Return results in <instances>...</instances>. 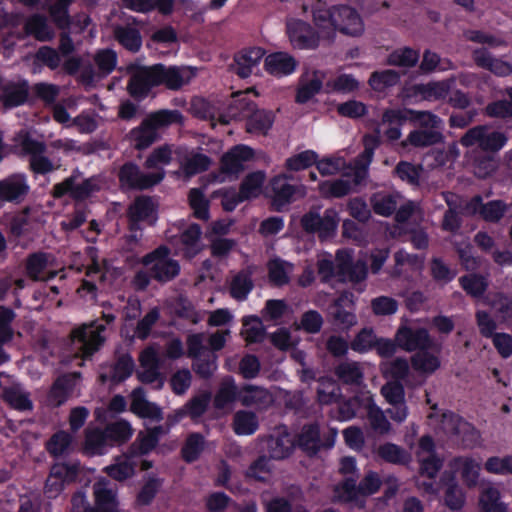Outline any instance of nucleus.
<instances>
[{
	"label": "nucleus",
	"instance_id": "f257e3e1",
	"mask_svg": "<svg viewBox=\"0 0 512 512\" xmlns=\"http://www.w3.org/2000/svg\"><path fill=\"white\" fill-rule=\"evenodd\" d=\"M312 16L319 29L337 30L349 36H359L364 31L359 13L348 5L328 7L325 2L319 0L313 5Z\"/></svg>",
	"mask_w": 512,
	"mask_h": 512
},
{
	"label": "nucleus",
	"instance_id": "f03ea898",
	"mask_svg": "<svg viewBox=\"0 0 512 512\" xmlns=\"http://www.w3.org/2000/svg\"><path fill=\"white\" fill-rule=\"evenodd\" d=\"M182 120L183 115L178 110H158L147 115L138 126L132 128L126 139L135 150H146L160 139L161 128L182 123Z\"/></svg>",
	"mask_w": 512,
	"mask_h": 512
},
{
	"label": "nucleus",
	"instance_id": "7ed1b4c3",
	"mask_svg": "<svg viewBox=\"0 0 512 512\" xmlns=\"http://www.w3.org/2000/svg\"><path fill=\"white\" fill-rule=\"evenodd\" d=\"M95 505L90 506L82 491L71 497V512H119L117 494L104 484L96 483L93 487Z\"/></svg>",
	"mask_w": 512,
	"mask_h": 512
},
{
	"label": "nucleus",
	"instance_id": "20e7f679",
	"mask_svg": "<svg viewBox=\"0 0 512 512\" xmlns=\"http://www.w3.org/2000/svg\"><path fill=\"white\" fill-rule=\"evenodd\" d=\"M170 253L166 245H160L142 257V264L150 268L152 279L159 283L170 282L180 274V264Z\"/></svg>",
	"mask_w": 512,
	"mask_h": 512
},
{
	"label": "nucleus",
	"instance_id": "39448f33",
	"mask_svg": "<svg viewBox=\"0 0 512 512\" xmlns=\"http://www.w3.org/2000/svg\"><path fill=\"white\" fill-rule=\"evenodd\" d=\"M339 221V213L334 208H327L323 215L311 208L301 217L300 225L306 233L316 234L320 241H325L336 236Z\"/></svg>",
	"mask_w": 512,
	"mask_h": 512
},
{
	"label": "nucleus",
	"instance_id": "423d86ee",
	"mask_svg": "<svg viewBox=\"0 0 512 512\" xmlns=\"http://www.w3.org/2000/svg\"><path fill=\"white\" fill-rule=\"evenodd\" d=\"M118 180L123 190L144 191L158 185L165 177V171L144 173L133 161L120 166Z\"/></svg>",
	"mask_w": 512,
	"mask_h": 512
},
{
	"label": "nucleus",
	"instance_id": "0eeeda50",
	"mask_svg": "<svg viewBox=\"0 0 512 512\" xmlns=\"http://www.w3.org/2000/svg\"><path fill=\"white\" fill-rule=\"evenodd\" d=\"M508 137L500 131H490L485 125L470 128L461 137L460 143L464 147L478 146L484 152L497 153L507 143Z\"/></svg>",
	"mask_w": 512,
	"mask_h": 512
},
{
	"label": "nucleus",
	"instance_id": "6e6552de",
	"mask_svg": "<svg viewBox=\"0 0 512 512\" xmlns=\"http://www.w3.org/2000/svg\"><path fill=\"white\" fill-rule=\"evenodd\" d=\"M398 348L405 352H416L426 348H435L434 339L425 327L401 323L395 333Z\"/></svg>",
	"mask_w": 512,
	"mask_h": 512
},
{
	"label": "nucleus",
	"instance_id": "1a4fd4ad",
	"mask_svg": "<svg viewBox=\"0 0 512 512\" xmlns=\"http://www.w3.org/2000/svg\"><path fill=\"white\" fill-rule=\"evenodd\" d=\"M254 154V150L247 145L239 144L234 146L221 157L220 174L211 172L208 175L209 182H223L224 178L221 177V174L237 176L244 170V162L253 159Z\"/></svg>",
	"mask_w": 512,
	"mask_h": 512
},
{
	"label": "nucleus",
	"instance_id": "9d476101",
	"mask_svg": "<svg viewBox=\"0 0 512 512\" xmlns=\"http://www.w3.org/2000/svg\"><path fill=\"white\" fill-rule=\"evenodd\" d=\"M103 331H105V326L96 324L95 321L72 330L71 340L74 344H79L78 349L83 358H90L104 344L105 338L101 334Z\"/></svg>",
	"mask_w": 512,
	"mask_h": 512
},
{
	"label": "nucleus",
	"instance_id": "9b49d317",
	"mask_svg": "<svg viewBox=\"0 0 512 512\" xmlns=\"http://www.w3.org/2000/svg\"><path fill=\"white\" fill-rule=\"evenodd\" d=\"M286 34L295 49L314 50L320 44L319 33L311 24L301 19H289L286 22Z\"/></svg>",
	"mask_w": 512,
	"mask_h": 512
},
{
	"label": "nucleus",
	"instance_id": "f8f14e48",
	"mask_svg": "<svg viewBox=\"0 0 512 512\" xmlns=\"http://www.w3.org/2000/svg\"><path fill=\"white\" fill-rule=\"evenodd\" d=\"M79 171L76 169L71 176L65 178L62 182L56 183L52 188V196L55 199L63 198L69 195L75 201H83L98 190L97 185L92 178H87L80 184H76Z\"/></svg>",
	"mask_w": 512,
	"mask_h": 512
},
{
	"label": "nucleus",
	"instance_id": "ddd939ff",
	"mask_svg": "<svg viewBox=\"0 0 512 512\" xmlns=\"http://www.w3.org/2000/svg\"><path fill=\"white\" fill-rule=\"evenodd\" d=\"M508 205L500 199L483 202L481 195L473 196L465 205V212L470 216H478L488 223H498L508 211Z\"/></svg>",
	"mask_w": 512,
	"mask_h": 512
},
{
	"label": "nucleus",
	"instance_id": "4468645a",
	"mask_svg": "<svg viewBox=\"0 0 512 512\" xmlns=\"http://www.w3.org/2000/svg\"><path fill=\"white\" fill-rule=\"evenodd\" d=\"M30 190L25 173L10 174L0 180V202L21 204L29 195Z\"/></svg>",
	"mask_w": 512,
	"mask_h": 512
},
{
	"label": "nucleus",
	"instance_id": "2eb2a0df",
	"mask_svg": "<svg viewBox=\"0 0 512 512\" xmlns=\"http://www.w3.org/2000/svg\"><path fill=\"white\" fill-rule=\"evenodd\" d=\"M294 444L308 456H315L322 448H331L334 445V438L321 441L320 427L317 422L304 424L297 434Z\"/></svg>",
	"mask_w": 512,
	"mask_h": 512
},
{
	"label": "nucleus",
	"instance_id": "dca6fc26",
	"mask_svg": "<svg viewBox=\"0 0 512 512\" xmlns=\"http://www.w3.org/2000/svg\"><path fill=\"white\" fill-rule=\"evenodd\" d=\"M357 480L354 477H348L341 483V489L346 495V500L351 502L356 500L357 495L371 496L376 494L382 485V480L379 474L375 471H368L357 485Z\"/></svg>",
	"mask_w": 512,
	"mask_h": 512
},
{
	"label": "nucleus",
	"instance_id": "f3484780",
	"mask_svg": "<svg viewBox=\"0 0 512 512\" xmlns=\"http://www.w3.org/2000/svg\"><path fill=\"white\" fill-rule=\"evenodd\" d=\"M157 86H164L168 90L178 91L188 84L193 73L186 67L166 66L162 63L153 64Z\"/></svg>",
	"mask_w": 512,
	"mask_h": 512
},
{
	"label": "nucleus",
	"instance_id": "a211bd4d",
	"mask_svg": "<svg viewBox=\"0 0 512 512\" xmlns=\"http://www.w3.org/2000/svg\"><path fill=\"white\" fill-rule=\"evenodd\" d=\"M255 107L256 104L249 98L247 92L238 91L232 94L224 110L218 113L217 121L228 125L232 120L246 119Z\"/></svg>",
	"mask_w": 512,
	"mask_h": 512
},
{
	"label": "nucleus",
	"instance_id": "6ab92c4d",
	"mask_svg": "<svg viewBox=\"0 0 512 512\" xmlns=\"http://www.w3.org/2000/svg\"><path fill=\"white\" fill-rule=\"evenodd\" d=\"M154 87L158 86L153 65L139 67L131 74L127 83L129 95L139 102L146 99Z\"/></svg>",
	"mask_w": 512,
	"mask_h": 512
},
{
	"label": "nucleus",
	"instance_id": "aec40b11",
	"mask_svg": "<svg viewBox=\"0 0 512 512\" xmlns=\"http://www.w3.org/2000/svg\"><path fill=\"white\" fill-rule=\"evenodd\" d=\"M79 377V372L67 373L58 376L48 391V404L54 408L64 405L73 394L76 387V380Z\"/></svg>",
	"mask_w": 512,
	"mask_h": 512
},
{
	"label": "nucleus",
	"instance_id": "412c9836",
	"mask_svg": "<svg viewBox=\"0 0 512 512\" xmlns=\"http://www.w3.org/2000/svg\"><path fill=\"white\" fill-rule=\"evenodd\" d=\"M298 66V61L287 52H274L266 56L264 68L266 72L275 77H283L293 74Z\"/></svg>",
	"mask_w": 512,
	"mask_h": 512
},
{
	"label": "nucleus",
	"instance_id": "4be33fe9",
	"mask_svg": "<svg viewBox=\"0 0 512 512\" xmlns=\"http://www.w3.org/2000/svg\"><path fill=\"white\" fill-rule=\"evenodd\" d=\"M472 59L476 66L486 69L497 76L505 77L512 74V65L509 62L494 58L484 47L474 49L472 51Z\"/></svg>",
	"mask_w": 512,
	"mask_h": 512
},
{
	"label": "nucleus",
	"instance_id": "5701e85b",
	"mask_svg": "<svg viewBox=\"0 0 512 512\" xmlns=\"http://www.w3.org/2000/svg\"><path fill=\"white\" fill-rule=\"evenodd\" d=\"M440 345L435 344V348H426L418 350L410 357V365L417 373L430 376L435 373L441 366V360L438 355L430 350L440 352Z\"/></svg>",
	"mask_w": 512,
	"mask_h": 512
},
{
	"label": "nucleus",
	"instance_id": "b1692460",
	"mask_svg": "<svg viewBox=\"0 0 512 512\" xmlns=\"http://www.w3.org/2000/svg\"><path fill=\"white\" fill-rule=\"evenodd\" d=\"M441 483L445 486L444 503L453 511L461 510L466 501V494L457 482L454 472L445 471L441 477Z\"/></svg>",
	"mask_w": 512,
	"mask_h": 512
},
{
	"label": "nucleus",
	"instance_id": "393cba45",
	"mask_svg": "<svg viewBox=\"0 0 512 512\" xmlns=\"http://www.w3.org/2000/svg\"><path fill=\"white\" fill-rule=\"evenodd\" d=\"M265 54L260 47L244 49L234 56L235 72L241 78H247L252 74L253 68L259 64Z\"/></svg>",
	"mask_w": 512,
	"mask_h": 512
},
{
	"label": "nucleus",
	"instance_id": "a878e982",
	"mask_svg": "<svg viewBox=\"0 0 512 512\" xmlns=\"http://www.w3.org/2000/svg\"><path fill=\"white\" fill-rule=\"evenodd\" d=\"M341 251H337L336 258L338 260L337 273L347 276L351 282L359 283L366 279L368 267L365 261H353L352 257L346 254L345 258H341Z\"/></svg>",
	"mask_w": 512,
	"mask_h": 512
},
{
	"label": "nucleus",
	"instance_id": "bb28decb",
	"mask_svg": "<svg viewBox=\"0 0 512 512\" xmlns=\"http://www.w3.org/2000/svg\"><path fill=\"white\" fill-rule=\"evenodd\" d=\"M274 121L275 115L272 111L255 107L246 118V131L250 134L266 136Z\"/></svg>",
	"mask_w": 512,
	"mask_h": 512
},
{
	"label": "nucleus",
	"instance_id": "cd10ccee",
	"mask_svg": "<svg viewBox=\"0 0 512 512\" xmlns=\"http://www.w3.org/2000/svg\"><path fill=\"white\" fill-rule=\"evenodd\" d=\"M239 401L245 407L265 408L271 403L272 398L267 389L245 384L239 390Z\"/></svg>",
	"mask_w": 512,
	"mask_h": 512
},
{
	"label": "nucleus",
	"instance_id": "c85d7f7f",
	"mask_svg": "<svg viewBox=\"0 0 512 512\" xmlns=\"http://www.w3.org/2000/svg\"><path fill=\"white\" fill-rule=\"evenodd\" d=\"M29 95V85L26 80L20 82H9L2 89L0 100L7 108H14L24 105Z\"/></svg>",
	"mask_w": 512,
	"mask_h": 512
},
{
	"label": "nucleus",
	"instance_id": "c756f323",
	"mask_svg": "<svg viewBox=\"0 0 512 512\" xmlns=\"http://www.w3.org/2000/svg\"><path fill=\"white\" fill-rule=\"evenodd\" d=\"M202 229L197 223L190 224L180 233V243L183 246V255L187 259L195 258L203 249L201 243Z\"/></svg>",
	"mask_w": 512,
	"mask_h": 512
},
{
	"label": "nucleus",
	"instance_id": "7c9ffc66",
	"mask_svg": "<svg viewBox=\"0 0 512 512\" xmlns=\"http://www.w3.org/2000/svg\"><path fill=\"white\" fill-rule=\"evenodd\" d=\"M127 216H132L137 220L154 224L157 220V205L150 196H138L129 205Z\"/></svg>",
	"mask_w": 512,
	"mask_h": 512
},
{
	"label": "nucleus",
	"instance_id": "2f4dec72",
	"mask_svg": "<svg viewBox=\"0 0 512 512\" xmlns=\"http://www.w3.org/2000/svg\"><path fill=\"white\" fill-rule=\"evenodd\" d=\"M271 189L273 192L272 207L278 212L291 203L296 192V187L287 183L286 177H274L271 181Z\"/></svg>",
	"mask_w": 512,
	"mask_h": 512
},
{
	"label": "nucleus",
	"instance_id": "473e14b6",
	"mask_svg": "<svg viewBox=\"0 0 512 512\" xmlns=\"http://www.w3.org/2000/svg\"><path fill=\"white\" fill-rule=\"evenodd\" d=\"M443 134L436 129H415L412 130L407 138L402 141V146H412L415 148H425L443 142Z\"/></svg>",
	"mask_w": 512,
	"mask_h": 512
},
{
	"label": "nucleus",
	"instance_id": "72a5a7b5",
	"mask_svg": "<svg viewBox=\"0 0 512 512\" xmlns=\"http://www.w3.org/2000/svg\"><path fill=\"white\" fill-rule=\"evenodd\" d=\"M23 28L27 35L33 36L40 42L51 41L55 36L53 29L47 23L46 17L39 13L28 17Z\"/></svg>",
	"mask_w": 512,
	"mask_h": 512
},
{
	"label": "nucleus",
	"instance_id": "f704fd0d",
	"mask_svg": "<svg viewBox=\"0 0 512 512\" xmlns=\"http://www.w3.org/2000/svg\"><path fill=\"white\" fill-rule=\"evenodd\" d=\"M110 445L105 429L93 428L85 431L84 451L87 455H103Z\"/></svg>",
	"mask_w": 512,
	"mask_h": 512
},
{
	"label": "nucleus",
	"instance_id": "c9c22d12",
	"mask_svg": "<svg viewBox=\"0 0 512 512\" xmlns=\"http://www.w3.org/2000/svg\"><path fill=\"white\" fill-rule=\"evenodd\" d=\"M2 400L11 408L17 411L33 410V402L30 399V393L23 391L18 386H8L2 391Z\"/></svg>",
	"mask_w": 512,
	"mask_h": 512
},
{
	"label": "nucleus",
	"instance_id": "e433bc0d",
	"mask_svg": "<svg viewBox=\"0 0 512 512\" xmlns=\"http://www.w3.org/2000/svg\"><path fill=\"white\" fill-rule=\"evenodd\" d=\"M419 50L413 49L408 46L394 49L388 54L386 63L390 66L412 68L419 62Z\"/></svg>",
	"mask_w": 512,
	"mask_h": 512
},
{
	"label": "nucleus",
	"instance_id": "4c0bfd02",
	"mask_svg": "<svg viewBox=\"0 0 512 512\" xmlns=\"http://www.w3.org/2000/svg\"><path fill=\"white\" fill-rule=\"evenodd\" d=\"M377 455L385 462L394 465H407L411 460V455L403 447L386 442L377 449Z\"/></svg>",
	"mask_w": 512,
	"mask_h": 512
},
{
	"label": "nucleus",
	"instance_id": "58836bf2",
	"mask_svg": "<svg viewBox=\"0 0 512 512\" xmlns=\"http://www.w3.org/2000/svg\"><path fill=\"white\" fill-rule=\"evenodd\" d=\"M254 288L251 273L246 270L239 271L231 280L229 293L237 301H244Z\"/></svg>",
	"mask_w": 512,
	"mask_h": 512
},
{
	"label": "nucleus",
	"instance_id": "ea45409f",
	"mask_svg": "<svg viewBox=\"0 0 512 512\" xmlns=\"http://www.w3.org/2000/svg\"><path fill=\"white\" fill-rule=\"evenodd\" d=\"M401 79V74L393 69L374 71L371 73L368 84L376 92H384L388 88L396 86Z\"/></svg>",
	"mask_w": 512,
	"mask_h": 512
},
{
	"label": "nucleus",
	"instance_id": "a19ab883",
	"mask_svg": "<svg viewBox=\"0 0 512 512\" xmlns=\"http://www.w3.org/2000/svg\"><path fill=\"white\" fill-rule=\"evenodd\" d=\"M204 449V436L199 432H192L187 436L181 448V457L186 463H193L199 459Z\"/></svg>",
	"mask_w": 512,
	"mask_h": 512
},
{
	"label": "nucleus",
	"instance_id": "79ce46f5",
	"mask_svg": "<svg viewBox=\"0 0 512 512\" xmlns=\"http://www.w3.org/2000/svg\"><path fill=\"white\" fill-rule=\"evenodd\" d=\"M239 400V390L232 377H227L222 381L218 391L216 392L213 405L215 409L222 410L228 404Z\"/></svg>",
	"mask_w": 512,
	"mask_h": 512
},
{
	"label": "nucleus",
	"instance_id": "37998d69",
	"mask_svg": "<svg viewBox=\"0 0 512 512\" xmlns=\"http://www.w3.org/2000/svg\"><path fill=\"white\" fill-rule=\"evenodd\" d=\"M295 448L294 441L288 433H283L268 440V451L270 458L282 460L288 458Z\"/></svg>",
	"mask_w": 512,
	"mask_h": 512
},
{
	"label": "nucleus",
	"instance_id": "c03bdc74",
	"mask_svg": "<svg viewBox=\"0 0 512 512\" xmlns=\"http://www.w3.org/2000/svg\"><path fill=\"white\" fill-rule=\"evenodd\" d=\"M232 426L236 435H252L257 431L259 422L254 412L240 410L235 413Z\"/></svg>",
	"mask_w": 512,
	"mask_h": 512
},
{
	"label": "nucleus",
	"instance_id": "a18cd8bd",
	"mask_svg": "<svg viewBox=\"0 0 512 512\" xmlns=\"http://www.w3.org/2000/svg\"><path fill=\"white\" fill-rule=\"evenodd\" d=\"M366 414L370 424V427L376 433L381 435L387 434L391 429V424L386 418L384 412L379 406L376 405L374 399L371 397L370 400L366 401Z\"/></svg>",
	"mask_w": 512,
	"mask_h": 512
},
{
	"label": "nucleus",
	"instance_id": "49530a36",
	"mask_svg": "<svg viewBox=\"0 0 512 512\" xmlns=\"http://www.w3.org/2000/svg\"><path fill=\"white\" fill-rule=\"evenodd\" d=\"M135 367L132 356L128 353L120 355L111 366L109 380L113 384H119L127 380Z\"/></svg>",
	"mask_w": 512,
	"mask_h": 512
},
{
	"label": "nucleus",
	"instance_id": "de8ad7c7",
	"mask_svg": "<svg viewBox=\"0 0 512 512\" xmlns=\"http://www.w3.org/2000/svg\"><path fill=\"white\" fill-rule=\"evenodd\" d=\"M115 39L125 49L131 52H138L142 46L140 31L132 26H118L115 31Z\"/></svg>",
	"mask_w": 512,
	"mask_h": 512
},
{
	"label": "nucleus",
	"instance_id": "09e8293b",
	"mask_svg": "<svg viewBox=\"0 0 512 512\" xmlns=\"http://www.w3.org/2000/svg\"><path fill=\"white\" fill-rule=\"evenodd\" d=\"M359 81L352 75L342 73L334 79H330L325 83L326 93H342L349 94L359 89Z\"/></svg>",
	"mask_w": 512,
	"mask_h": 512
},
{
	"label": "nucleus",
	"instance_id": "8fccbe9b",
	"mask_svg": "<svg viewBox=\"0 0 512 512\" xmlns=\"http://www.w3.org/2000/svg\"><path fill=\"white\" fill-rule=\"evenodd\" d=\"M104 429L112 447L128 442L133 434V429L130 423L125 420H118L109 423Z\"/></svg>",
	"mask_w": 512,
	"mask_h": 512
},
{
	"label": "nucleus",
	"instance_id": "3c124183",
	"mask_svg": "<svg viewBox=\"0 0 512 512\" xmlns=\"http://www.w3.org/2000/svg\"><path fill=\"white\" fill-rule=\"evenodd\" d=\"M461 288L471 297L480 298L488 288L487 279L477 273L463 275L459 278Z\"/></svg>",
	"mask_w": 512,
	"mask_h": 512
},
{
	"label": "nucleus",
	"instance_id": "603ef678",
	"mask_svg": "<svg viewBox=\"0 0 512 512\" xmlns=\"http://www.w3.org/2000/svg\"><path fill=\"white\" fill-rule=\"evenodd\" d=\"M384 378L391 381H404L410 372L409 362L404 357H397L381 366Z\"/></svg>",
	"mask_w": 512,
	"mask_h": 512
},
{
	"label": "nucleus",
	"instance_id": "864d4df0",
	"mask_svg": "<svg viewBox=\"0 0 512 512\" xmlns=\"http://www.w3.org/2000/svg\"><path fill=\"white\" fill-rule=\"evenodd\" d=\"M265 180V173L263 171H255L247 174L242 180L239 193L242 199L249 200L259 195Z\"/></svg>",
	"mask_w": 512,
	"mask_h": 512
},
{
	"label": "nucleus",
	"instance_id": "5fc2aeb1",
	"mask_svg": "<svg viewBox=\"0 0 512 512\" xmlns=\"http://www.w3.org/2000/svg\"><path fill=\"white\" fill-rule=\"evenodd\" d=\"M377 334L372 327L362 328L350 342V349L359 354H366L374 350Z\"/></svg>",
	"mask_w": 512,
	"mask_h": 512
},
{
	"label": "nucleus",
	"instance_id": "6e6d98bb",
	"mask_svg": "<svg viewBox=\"0 0 512 512\" xmlns=\"http://www.w3.org/2000/svg\"><path fill=\"white\" fill-rule=\"evenodd\" d=\"M188 201L193 215L199 220H208L210 217L209 207L210 202L205 197L204 192L201 188H192L188 194Z\"/></svg>",
	"mask_w": 512,
	"mask_h": 512
},
{
	"label": "nucleus",
	"instance_id": "4d7b16f0",
	"mask_svg": "<svg viewBox=\"0 0 512 512\" xmlns=\"http://www.w3.org/2000/svg\"><path fill=\"white\" fill-rule=\"evenodd\" d=\"M372 396L355 395L350 397L339 404L338 412L341 420H351L360 410H366V401L370 400Z\"/></svg>",
	"mask_w": 512,
	"mask_h": 512
},
{
	"label": "nucleus",
	"instance_id": "13d9d810",
	"mask_svg": "<svg viewBox=\"0 0 512 512\" xmlns=\"http://www.w3.org/2000/svg\"><path fill=\"white\" fill-rule=\"evenodd\" d=\"M461 464V478L468 488L477 485L480 476V464L471 457H457L454 460Z\"/></svg>",
	"mask_w": 512,
	"mask_h": 512
},
{
	"label": "nucleus",
	"instance_id": "bf43d9fd",
	"mask_svg": "<svg viewBox=\"0 0 512 512\" xmlns=\"http://www.w3.org/2000/svg\"><path fill=\"white\" fill-rule=\"evenodd\" d=\"M335 374L345 384L359 385L363 372L357 362H342L335 368Z\"/></svg>",
	"mask_w": 512,
	"mask_h": 512
},
{
	"label": "nucleus",
	"instance_id": "052dcab7",
	"mask_svg": "<svg viewBox=\"0 0 512 512\" xmlns=\"http://www.w3.org/2000/svg\"><path fill=\"white\" fill-rule=\"evenodd\" d=\"M217 356L208 353L193 359L192 369L195 374L204 380L210 379L217 370Z\"/></svg>",
	"mask_w": 512,
	"mask_h": 512
},
{
	"label": "nucleus",
	"instance_id": "680f3d73",
	"mask_svg": "<svg viewBox=\"0 0 512 512\" xmlns=\"http://www.w3.org/2000/svg\"><path fill=\"white\" fill-rule=\"evenodd\" d=\"M172 161V150L168 144L155 148L146 158L144 167L146 169L164 170L163 166L169 165Z\"/></svg>",
	"mask_w": 512,
	"mask_h": 512
},
{
	"label": "nucleus",
	"instance_id": "e2e57ef3",
	"mask_svg": "<svg viewBox=\"0 0 512 512\" xmlns=\"http://www.w3.org/2000/svg\"><path fill=\"white\" fill-rule=\"evenodd\" d=\"M318 154L314 150H305L295 154L285 161V168L288 171L298 172L308 169L317 162Z\"/></svg>",
	"mask_w": 512,
	"mask_h": 512
},
{
	"label": "nucleus",
	"instance_id": "0e129e2a",
	"mask_svg": "<svg viewBox=\"0 0 512 512\" xmlns=\"http://www.w3.org/2000/svg\"><path fill=\"white\" fill-rule=\"evenodd\" d=\"M157 438L152 436L149 432L146 434L140 433L136 440L129 446V457H138L148 455L158 445Z\"/></svg>",
	"mask_w": 512,
	"mask_h": 512
},
{
	"label": "nucleus",
	"instance_id": "69168bd1",
	"mask_svg": "<svg viewBox=\"0 0 512 512\" xmlns=\"http://www.w3.org/2000/svg\"><path fill=\"white\" fill-rule=\"evenodd\" d=\"M211 397L212 395L209 391H204L201 394L192 397L184 405L188 417H190L192 420H196L204 415L209 407Z\"/></svg>",
	"mask_w": 512,
	"mask_h": 512
},
{
	"label": "nucleus",
	"instance_id": "338daca9",
	"mask_svg": "<svg viewBox=\"0 0 512 512\" xmlns=\"http://www.w3.org/2000/svg\"><path fill=\"white\" fill-rule=\"evenodd\" d=\"M48 257L49 254L42 251L31 253L27 257L26 271L32 280L38 281L42 279L40 275L48 266Z\"/></svg>",
	"mask_w": 512,
	"mask_h": 512
},
{
	"label": "nucleus",
	"instance_id": "774afa93",
	"mask_svg": "<svg viewBox=\"0 0 512 512\" xmlns=\"http://www.w3.org/2000/svg\"><path fill=\"white\" fill-rule=\"evenodd\" d=\"M162 485L163 479H160L155 476L149 477L136 496L137 504L140 506L150 505L153 502Z\"/></svg>",
	"mask_w": 512,
	"mask_h": 512
}]
</instances>
